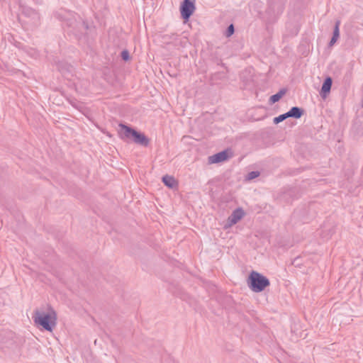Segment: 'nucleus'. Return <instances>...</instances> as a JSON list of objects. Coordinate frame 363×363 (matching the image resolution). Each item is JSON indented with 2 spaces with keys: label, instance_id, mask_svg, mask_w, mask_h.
I'll return each instance as SVG.
<instances>
[{
  "label": "nucleus",
  "instance_id": "f257e3e1",
  "mask_svg": "<svg viewBox=\"0 0 363 363\" xmlns=\"http://www.w3.org/2000/svg\"><path fill=\"white\" fill-rule=\"evenodd\" d=\"M33 318L36 325L50 332L56 325L57 315L55 311L49 307L48 313L39 310L35 311Z\"/></svg>",
  "mask_w": 363,
  "mask_h": 363
},
{
  "label": "nucleus",
  "instance_id": "f03ea898",
  "mask_svg": "<svg viewBox=\"0 0 363 363\" xmlns=\"http://www.w3.org/2000/svg\"><path fill=\"white\" fill-rule=\"evenodd\" d=\"M121 135L122 139L133 138L135 143L140 145L144 147H147L150 143V140L145 134L139 133L132 128L124 125L120 124Z\"/></svg>",
  "mask_w": 363,
  "mask_h": 363
},
{
  "label": "nucleus",
  "instance_id": "7ed1b4c3",
  "mask_svg": "<svg viewBox=\"0 0 363 363\" xmlns=\"http://www.w3.org/2000/svg\"><path fill=\"white\" fill-rule=\"evenodd\" d=\"M248 286L254 292H261L270 284L269 280L260 273L252 271L247 280Z\"/></svg>",
  "mask_w": 363,
  "mask_h": 363
},
{
  "label": "nucleus",
  "instance_id": "20e7f679",
  "mask_svg": "<svg viewBox=\"0 0 363 363\" xmlns=\"http://www.w3.org/2000/svg\"><path fill=\"white\" fill-rule=\"evenodd\" d=\"M57 17L60 18L62 21L66 22V25L68 27H73L72 30H70V32H73L76 35H78L77 33L74 32L75 26L82 28L83 30H86L89 28L88 24L85 21H79L77 22L75 18H73V14L71 12H66L65 14L61 13L60 12H57L56 13Z\"/></svg>",
  "mask_w": 363,
  "mask_h": 363
},
{
  "label": "nucleus",
  "instance_id": "39448f33",
  "mask_svg": "<svg viewBox=\"0 0 363 363\" xmlns=\"http://www.w3.org/2000/svg\"><path fill=\"white\" fill-rule=\"evenodd\" d=\"M23 12L24 16L28 18V21H25L26 23L31 24L34 27L40 24V17L36 11L30 7H26L23 9Z\"/></svg>",
  "mask_w": 363,
  "mask_h": 363
},
{
  "label": "nucleus",
  "instance_id": "423d86ee",
  "mask_svg": "<svg viewBox=\"0 0 363 363\" xmlns=\"http://www.w3.org/2000/svg\"><path fill=\"white\" fill-rule=\"evenodd\" d=\"M195 10L194 3L191 0H184L181 6V15L184 20H188Z\"/></svg>",
  "mask_w": 363,
  "mask_h": 363
},
{
  "label": "nucleus",
  "instance_id": "0eeeda50",
  "mask_svg": "<svg viewBox=\"0 0 363 363\" xmlns=\"http://www.w3.org/2000/svg\"><path fill=\"white\" fill-rule=\"evenodd\" d=\"M245 215L242 208H237L233 211L231 215L228 218V226H232L240 220Z\"/></svg>",
  "mask_w": 363,
  "mask_h": 363
},
{
  "label": "nucleus",
  "instance_id": "6e6552de",
  "mask_svg": "<svg viewBox=\"0 0 363 363\" xmlns=\"http://www.w3.org/2000/svg\"><path fill=\"white\" fill-rule=\"evenodd\" d=\"M229 158V153L227 150L220 152L208 157V162L211 164L221 162Z\"/></svg>",
  "mask_w": 363,
  "mask_h": 363
},
{
  "label": "nucleus",
  "instance_id": "1a4fd4ad",
  "mask_svg": "<svg viewBox=\"0 0 363 363\" xmlns=\"http://www.w3.org/2000/svg\"><path fill=\"white\" fill-rule=\"evenodd\" d=\"M290 118H300L303 114V110L299 107L294 106L288 112Z\"/></svg>",
  "mask_w": 363,
  "mask_h": 363
},
{
  "label": "nucleus",
  "instance_id": "9d476101",
  "mask_svg": "<svg viewBox=\"0 0 363 363\" xmlns=\"http://www.w3.org/2000/svg\"><path fill=\"white\" fill-rule=\"evenodd\" d=\"M162 182L167 186L169 188H173L176 184L174 178L169 175L164 176L162 177Z\"/></svg>",
  "mask_w": 363,
  "mask_h": 363
},
{
  "label": "nucleus",
  "instance_id": "9b49d317",
  "mask_svg": "<svg viewBox=\"0 0 363 363\" xmlns=\"http://www.w3.org/2000/svg\"><path fill=\"white\" fill-rule=\"evenodd\" d=\"M286 94V92H277L276 94L272 96L269 98V104L272 105L273 104L279 101Z\"/></svg>",
  "mask_w": 363,
  "mask_h": 363
},
{
  "label": "nucleus",
  "instance_id": "f8f14e48",
  "mask_svg": "<svg viewBox=\"0 0 363 363\" xmlns=\"http://www.w3.org/2000/svg\"><path fill=\"white\" fill-rule=\"evenodd\" d=\"M333 81L330 77H327L321 87L320 91H330L332 86Z\"/></svg>",
  "mask_w": 363,
  "mask_h": 363
},
{
  "label": "nucleus",
  "instance_id": "ddd939ff",
  "mask_svg": "<svg viewBox=\"0 0 363 363\" xmlns=\"http://www.w3.org/2000/svg\"><path fill=\"white\" fill-rule=\"evenodd\" d=\"M287 115H288V113L286 112V113L281 114L277 117H275L274 118V123L278 124L279 123L284 121L286 118H290L289 116H287Z\"/></svg>",
  "mask_w": 363,
  "mask_h": 363
},
{
  "label": "nucleus",
  "instance_id": "4468645a",
  "mask_svg": "<svg viewBox=\"0 0 363 363\" xmlns=\"http://www.w3.org/2000/svg\"><path fill=\"white\" fill-rule=\"evenodd\" d=\"M339 27H340V21H337L335 22V25L334 27L333 33V37L339 38V36H340Z\"/></svg>",
  "mask_w": 363,
  "mask_h": 363
},
{
  "label": "nucleus",
  "instance_id": "2eb2a0df",
  "mask_svg": "<svg viewBox=\"0 0 363 363\" xmlns=\"http://www.w3.org/2000/svg\"><path fill=\"white\" fill-rule=\"evenodd\" d=\"M234 31H235V28H234V26L233 24H230L226 31H225V35L226 37H230L231 36L233 33H234Z\"/></svg>",
  "mask_w": 363,
  "mask_h": 363
},
{
  "label": "nucleus",
  "instance_id": "dca6fc26",
  "mask_svg": "<svg viewBox=\"0 0 363 363\" xmlns=\"http://www.w3.org/2000/svg\"><path fill=\"white\" fill-rule=\"evenodd\" d=\"M121 57L124 61H128L130 59L129 52L127 50H124L121 52Z\"/></svg>",
  "mask_w": 363,
  "mask_h": 363
},
{
  "label": "nucleus",
  "instance_id": "f3484780",
  "mask_svg": "<svg viewBox=\"0 0 363 363\" xmlns=\"http://www.w3.org/2000/svg\"><path fill=\"white\" fill-rule=\"evenodd\" d=\"M259 175V172L257 171L250 172L247 175L248 179H253Z\"/></svg>",
  "mask_w": 363,
  "mask_h": 363
},
{
  "label": "nucleus",
  "instance_id": "a211bd4d",
  "mask_svg": "<svg viewBox=\"0 0 363 363\" xmlns=\"http://www.w3.org/2000/svg\"><path fill=\"white\" fill-rule=\"evenodd\" d=\"M338 38H336V37H332L331 39H330V41L329 42V46L330 47H332L333 45H334V44L337 42Z\"/></svg>",
  "mask_w": 363,
  "mask_h": 363
},
{
  "label": "nucleus",
  "instance_id": "6ab92c4d",
  "mask_svg": "<svg viewBox=\"0 0 363 363\" xmlns=\"http://www.w3.org/2000/svg\"><path fill=\"white\" fill-rule=\"evenodd\" d=\"M330 92H320V96L323 100H325Z\"/></svg>",
  "mask_w": 363,
  "mask_h": 363
},
{
  "label": "nucleus",
  "instance_id": "aec40b11",
  "mask_svg": "<svg viewBox=\"0 0 363 363\" xmlns=\"http://www.w3.org/2000/svg\"><path fill=\"white\" fill-rule=\"evenodd\" d=\"M278 13H281L284 9V3L281 1L277 6Z\"/></svg>",
  "mask_w": 363,
  "mask_h": 363
},
{
  "label": "nucleus",
  "instance_id": "412c9836",
  "mask_svg": "<svg viewBox=\"0 0 363 363\" xmlns=\"http://www.w3.org/2000/svg\"><path fill=\"white\" fill-rule=\"evenodd\" d=\"M31 55H32L33 57H37V55H37V53H36V51H35V50H32V53H31Z\"/></svg>",
  "mask_w": 363,
  "mask_h": 363
},
{
  "label": "nucleus",
  "instance_id": "4be33fe9",
  "mask_svg": "<svg viewBox=\"0 0 363 363\" xmlns=\"http://www.w3.org/2000/svg\"><path fill=\"white\" fill-rule=\"evenodd\" d=\"M269 9L270 10H274V6H273L272 4H270L269 5Z\"/></svg>",
  "mask_w": 363,
  "mask_h": 363
},
{
  "label": "nucleus",
  "instance_id": "5701e85b",
  "mask_svg": "<svg viewBox=\"0 0 363 363\" xmlns=\"http://www.w3.org/2000/svg\"><path fill=\"white\" fill-rule=\"evenodd\" d=\"M279 91H286V89H279Z\"/></svg>",
  "mask_w": 363,
  "mask_h": 363
}]
</instances>
